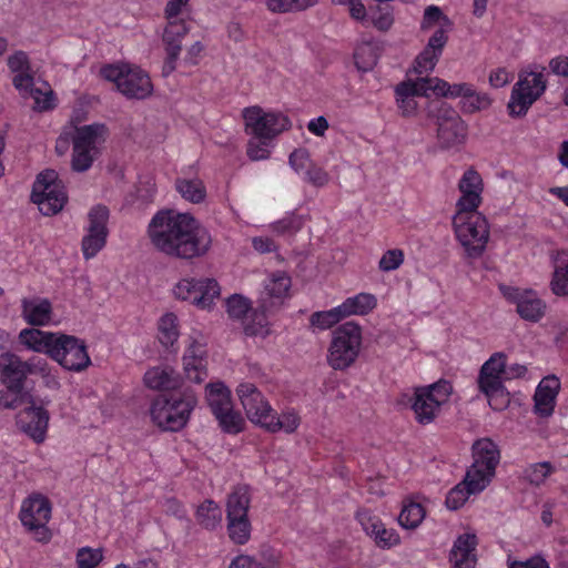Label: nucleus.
I'll use <instances>...</instances> for the list:
<instances>
[{"label":"nucleus","instance_id":"obj_1","mask_svg":"<svg viewBox=\"0 0 568 568\" xmlns=\"http://www.w3.org/2000/svg\"><path fill=\"white\" fill-rule=\"evenodd\" d=\"M151 243L168 256L192 260L204 256L212 245V236L192 215L173 210L160 211L148 229Z\"/></svg>","mask_w":568,"mask_h":568},{"label":"nucleus","instance_id":"obj_2","mask_svg":"<svg viewBox=\"0 0 568 568\" xmlns=\"http://www.w3.org/2000/svg\"><path fill=\"white\" fill-rule=\"evenodd\" d=\"M19 342L33 352L48 355L70 372H82L91 365L84 341L74 335L24 328L19 333Z\"/></svg>","mask_w":568,"mask_h":568},{"label":"nucleus","instance_id":"obj_3","mask_svg":"<svg viewBox=\"0 0 568 568\" xmlns=\"http://www.w3.org/2000/svg\"><path fill=\"white\" fill-rule=\"evenodd\" d=\"M196 404L197 398L191 389L162 393L152 402L151 418L163 430L179 432L187 424Z\"/></svg>","mask_w":568,"mask_h":568},{"label":"nucleus","instance_id":"obj_4","mask_svg":"<svg viewBox=\"0 0 568 568\" xmlns=\"http://www.w3.org/2000/svg\"><path fill=\"white\" fill-rule=\"evenodd\" d=\"M456 236L468 257L483 255L489 239V225L486 217L475 211L457 210L453 217Z\"/></svg>","mask_w":568,"mask_h":568},{"label":"nucleus","instance_id":"obj_5","mask_svg":"<svg viewBox=\"0 0 568 568\" xmlns=\"http://www.w3.org/2000/svg\"><path fill=\"white\" fill-rule=\"evenodd\" d=\"M362 345V328L353 322H345L333 332L327 362L333 369H346L358 357Z\"/></svg>","mask_w":568,"mask_h":568},{"label":"nucleus","instance_id":"obj_6","mask_svg":"<svg viewBox=\"0 0 568 568\" xmlns=\"http://www.w3.org/2000/svg\"><path fill=\"white\" fill-rule=\"evenodd\" d=\"M453 393V385L446 379L414 389L410 398L412 409L415 419L420 425L433 423L440 413L442 406L445 405Z\"/></svg>","mask_w":568,"mask_h":568},{"label":"nucleus","instance_id":"obj_7","mask_svg":"<svg viewBox=\"0 0 568 568\" xmlns=\"http://www.w3.org/2000/svg\"><path fill=\"white\" fill-rule=\"evenodd\" d=\"M226 312L231 320L239 321L242 324L246 336L261 335L265 337L268 335V321L266 316L268 304L266 301L258 303V306L253 308L247 297L241 294H233L226 300Z\"/></svg>","mask_w":568,"mask_h":568},{"label":"nucleus","instance_id":"obj_8","mask_svg":"<svg viewBox=\"0 0 568 568\" xmlns=\"http://www.w3.org/2000/svg\"><path fill=\"white\" fill-rule=\"evenodd\" d=\"M101 75L114 82L128 99L142 100L152 94L153 84L149 74L138 67L108 64L101 69Z\"/></svg>","mask_w":568,"mask_h":568},{"label":"nucleus","instance_id":"obj_9","mask_svg":"<svg viewBox=\"0 0 568 568\" xmlns=\"http://www.w3.org/2000/svg\"><path fill=\"white\" fill-rule=\"evenodd\" d=\"M51 510L50 500L40 494L31 495L22 503L19 518L38 542L48 544L52 538V532L47 526L51 518Z\"/></svg>","mask_w":568,"mask_h":568},{"label":"nucleus","instance_id":"obj_10","mask_svg":"<svg viewBox=\"0 0 568 568\" xmlns=\"http://www.w3.org/2000/svg\"><path fill=\"white\" fill-rule=\"evenodd\" d=\"M544 70L545 68H541V71H530L519 75V80L514 85L507 104L510 116H524L532 103L545 92L547 81Z\"/></svg>","mask_w":568,"mask_h":568},{"label":"nucleus","instance_id":"obj_11","mask_svg":"<svg viewBox=\"0 0 568 568\" xmlns=\"http://www.w3.org/2000/svg\"><path fill=\"white\" fill-rule=\"evenodd\" d=\"M206 402L223 432L237 434L243 429L244 419L233 409L231 392L223 383L206 386Z\"/></svg>","mask_w":568,"mask_h":568},{"label":"nucleus","instance_id":"obj_12","mask_svg":"<svg viewBox=\"0 0 568 568\" xmlns=\"http://www.w3.org/2000/svg\"><path fill=\"white\" fill-rule=\"evenodd\" d=\"M246 132L255 139L273 140L276 135L291 128V121L282 113L264 112L261 106L243 110Z\"/></svg>","mask_w":568,"mask_h":568},{"label":"nucleus","instance_id":"obj_13","mask_svg":"<svg viewBox=\"0 0 568 568\" xmlns=\"http://www.w3.org/2000/svg\"><path fill=\"white\" fill-rule=\"evenodd\" d=\"M176 298L187 301L202 310H211L221 288L214 278H183L173 288Z\"/></svg>","mask_w":568,"mask_h":568},{"label":"nucleus","instance_id":"obj_14","mask_svg":"<svg viewBox=\"0 0 568 568\" xmlns=\"http://www.w3.org/2000/svg\"><path fill=\"white\" fill-rule=\"evenodd\" d=\"M473 464L467 469L468 477H474L485 487L495 476L496 467L500 460L498 446L490 438H480L471 446Z\"/></svg>","mask_w":568,"mask_h":568},{"label":"nucleus","instance_id":"obj_15","mask_svg":"<svg viewBox=\"0 0 568 568\" xmlns=\"http://www.w3.org/2000/svg\"><path fill=\"white\" fill-rule=\"evenodd\" d=\"M109 215V209L102 204L94 205L89 211V225L81 241V251L84 260L89 261L95 257L106 245Z\"/></svg>","mask_w":568,"mask_h":568},{"label":"nucleus","instance_id":"obj_16","mask_svg":"<svg viewBox=\"0 0 568 568\" xmlns=\"http://www.w3.org/2000/svg\"><path fill=\"white\" fill-rule=\"evenodd\" d=\"M437 140L442 149H450L463 144L467 136V125L457 111L442 103L437 114Z\"/></svg>","mask_w":568,"mask_h":568},{"label":"nucleus","instance_id":"obj_17","mask_svg":"<svg viewBox=\"0 0 568 568\" xmlns=\"http://www.w3.org/2000/svg\"><path fill=\"white\" fill-rule=\"evenodd\" d=\"M503 296L516 305L517 314L525 321L539 322L546 313V303L532 290L500 285Z\"/></svg>","mask_w":568,"mask_h":568},{"label":"nucleus","instance_id":"obj_18","mask_svg":"<svg viewBox=\"0 0 568 568\" xmlns=\"http://www.w3.org/2000/svg\"><path fill=\"white\" fill-rule=\"evenodd\" d=\"M236 394L247 418L253 424L263 427L268 415H271L274 409L260 389L253 383H241L236 388Z\"/></svg>","mask_w":568,"mask_h":568},{"label":"nucleus","instance_id":"obj_19","mask_svg":"<svg viewBox=\"0 0 568 568\" xmlns=\"http://www.w3.org/2000/svg\"><path fill=\"white\" fill-rule=\"evenodd\" d=\"M30 403V406L17 415V426L36 443H42L49 424V413L43 405H48L50 400H42L41 406H36L32 399Z\"/></svg>","mask_w":568,"mask_h":568},{"label":"nucleus","instance_id":"obj_20","mask_svg":"<svg viewBox=\"0 0 568 568\" xmlns=\"http://www.w3.org/2000/svg\"><path fill=\"white\" fill-rule=\"evenodd\" d=\"M168 26L163 32L166 59L162 68V74L168 77L176 69V61L182 49V39L187 34L190 28L182 19H168Z\"/></svg>","mask_w":568,"mask_h":568},{"label":"nucleus","instance_id":"obj_21","mask_svg":"<svg viewBox=\"0 0 568 568\" xmlns=\"http://www.w3.org/2000/svg\"><path fill=\"white\" fill-rule=\"evenodd\" d=\"M27 365L17 354H0V381L7 389L16 395L22 394L28 378Z\"/></svg>","mask_w":568,"mask_h":568},{"label":"nucleus","instance_id":"obj_22","mask_svg":"<svg viewBox=\"0 0 568 568\" xmlns=\"http://www.w3.org/2000/svg\"><path fill=\"white\" fill-rule=\"evenodd\" d=\"M506 358L505 353L498 352L481 366L477 382L479 390L485 395L501 392Z\"/></svg>","mask_w":568,"mask_h":568},{"label":"nucleus","instance_id":"obj_23","mask_svg":"<svg viewBox=\"0 0 568 568\" xmlns=\"http://www.w3.org/2000/svg\"><path fill=\"white\" fill-rule=\"evenodd\" d=\"M462 196L457 201V210L475 211L481 202L483 180L479 173L474 169H468L463 174L458 183Z\"/></svg>","mask_w":568,"mask_h":568},{"label":"nucleus","instance_id":"obj_24","mask_svg":"<svg viewBox=\"0 0 568 568\" xmlns=\"http://www.w3.org/2000/svg\"><path fill=\"white\" fill-rule=\"evenodd\" d=\"M447 41L446 30L438 28L429 38L424 50L416 57L415 72L423 74L424 72L432 71L438 62Z\"/></svg>","mask_w":568,"mask_h":568},{"label":"nucleus","instance_id":"obj_25","mask_svg":"<svg viewBox=\"0 0 568 568\" xmlns=\"http://www.w3.org/2000/svg\"><path fill=\"white\" fill-rule=\"evenodd\" d=\"M478 545L475 534L460 535L454 542L449 554L452 568H476Z\"/></svg>","mask_w":568,"mask_h":568},{"label":"nucleus","instance_id":"obj_26","mask_svg":"<svg viewBox=\"0 0 568 568\" xmlns=\"http://www.w3.org/2000/svg\"><path fill=\"white\" fill-rule=\"evenodd\" d=\"M68 196L62 180L59 179L57 171L47 169L38 174L31 192V201L38 199H60Z\"/></svg>","mask_w":568,"mask_h":568},{"label":"nucleus","instance_id":"obj_27","mask_svg":"<svg viewBox=\"0 0 568 568\" xmlns=\"http://www.w3.org/2000/svg\"><path fill=\"white\" fill-rule=\"evenodd\" d=\"M426 81L407 80L398 83L395 88L396 103L403 116H412L416 113V97H425L426 91L423 85Z\"/></svg>","mask_w":568,"mask_h":568},{"label":"nucleus","instance_id":"obj_28","mask_svg":"<svg viewBox=\"0 0 568 568\" xmlns=\"http://www.w3.org/2000/svg\"><path fill=\"white\" fill-rule=\"evenodd\" d=\"M21 316L31 328L44 326L52 318V303L48 298L24 297L21 300Z\"/></svg>","mask_w":568,"mask_h":568},{"label":"nucleus","instance_id":"obj_29","mask_svg":"<svg viewBox=\"0 0 568 568\" xmlns=\"http://www.w3.org/2000/svg\"><path fill=\"white\" fill-rule=\"evenodd\" d=\"M559 389L560 382L555 375L547 376L539 383L534 396L535 410L537 414L542 417L552 414Z\"/></svg>","mask_w":568,"mask_h":568},{"label":"nucleus","instance_id":"obj_30","mask_svg":"<svg viewBox=\"0 0 568 568\" xmlns=\"http://www.w3.org/2000/svg\"><path fill=\"white\" fill-rule=\"evenodd\" d=\"M205 353L204 346L201 343L193 341L190 344L183 356L184 372L189 381L199 384L207 377L204 359Z\"/></svg>","mask_w":568,"mask_h":568},{"label":"nucleus","instance_id":"obj_31","mask_svg":"<svg viewBox=\"0 0 568 568\" xmlns=\"http://www.w3.org/2000/svg\"><path fill=\"white\" fill-rule=\"evenodd\" d=\"M486 487L466 473L464 480L452 488L446 496V506L450 510L459 509L470 495L483 491Z\"/></svg>","mask_w":568,"mask_h":568},{"label":"nucleus","instance_id":"obj_32","mask_svg":"<svg viewBox=\"0 0 568 568\" xmlns=\"http://www.w3.org/2000/svg\"><path fill=\"white\" fill-rule=\"evenodd\" d=\"M105 133L106 128L101 123L75 126L74 131L71 133L72 144L78 149L98 151L97 144L100 140H104L103 136Z\"/></svg>","mask_w":568,"mask_h":568},{"label":"nucleus","instance_id":"obj_33","mask_svg":"<svg viewBox=\"0 0 568 568\" xmlns=\"http://www.w3.org/2000/svg\"><path fill=\"white\" fill-rule=\"evenodd\" d=\"M144 383L152 389L176 390L181 379L171 367H153L144 374Z\"/></svg>","mask_w":568,"mask_h":568},{"label":"nucleus","instance_id":"obj_34","mask_svg":"<svg viewBox=\"0 0 568 568\" xmlns=\"http://www.w3.org/2000/svg\"><path fill=\"white\" fill-rule=\"evenodd\" d=\"M251 505L250 488L246 485H239L232 489L226 497V517H248Z\"/></svg>","mask_w":568,"mask_h":568},{"label":"nucleus","instance_id":"obj_35","mask_svg":"<svg viewBox=\"0 0 568 568\" xmlns=\"http://www.w3.org/2000/svg\"><path fill=\"white\" fill-rule=\"evenodd\" d=\"M12 82L18 90L30 93L40 110L52 108V91L43 94L39 89H34L33 77L29 74V71L18 72Z\"/></svg>","mask_w":568,"mask_h":568},{"label":"nucleus","instance_id":"obj_36","mask_svg":"<svg viewBox=\"0 0 568 568\" xmlns=\"http://www.w3.org/2000/svg\"><path fill=\"white\" fill-rule=\"evenodd\" d=\"M377 300L373 294L359 293L346 298L336 311L342 313L343 317L351 315H366L376 307Z\"/></svg>","mask_w":568,"mask_h":568},{"label":"nucleus","instance_id":"obj_37","mask_svg":"<svg viewBox=\"0 0 568 568\" xmlns=\"http://www.w3.org/2000/svg\"><path fill=\"white\" fill-rule=\"evenodd\" d=\"M291 286V278L283 274H274L272 278L265 284L263 292L261 293L260 303L266 301L268 304V311L276 304V301H281Z\"/></svg>","mask_w":568,"mask_h":568},{"label":"nucleus","instance_id":"obj_38","mask_svg":"<svg viewBox=\"0 0 568 568\" xmlns=\"http://www.w3.org/2000/svg\"><path fill=\"white\" fill-rule=\"evenodd\" d=\"M300 425V417L294 410L284 412L277 415L275 410L268 415L263 427L270 433L285 432L287 434L294 433Z\"/></svg>","mask_w":568,"mask_h":568},{"label":"nucleus","instance_id":"obj_39","mask_svg":"<svg viewBox=\"0 0 568 568\" xmlns=\"http://www.w3.org/2000/svg\"><path fill=\"white\" fill-rule=\"evenodd\" d=\"M196 523L206 530H214L221 525L222 511L220 506L212 499L204 500L196 509Z\"/></svg>","mask_w":568,"mask_h":568},{"label":"nucleus","instance_id":"obj_40","mask_svg":"<svg viewBox=\"0 0 568 568\" xmlns=\"http://www.w3.org/2000/svg\"><path fill=\"white\" fill-rule=\"evenodd\" d=\"M226 530L230 540L235 545H245L252 532L248 517H226Z\"/></svg>","mask_w":568,"mask_h":568},{"label":"nucleus","instance_id":"obj_41","mask_svg":"<svg viewBox=\"0 0 568 568\" xmlns=\"http://www.w3.org/2000/svg\"><path fill=\"white\" fill-rule=\"evenodd\" d=\"M175 187L184 200L195 204L203 202L206 196V189L199 179H178Z\"/></svg>","mask_w":568,"mask_h":568},{"label":"nucleus","instance_id":"obj_42","mask_svg":"<svg viewBox=\"0 0 568 568\" xmlns=\"http://www.w3.org/2000/svg\"><path fill=\"white\" fill-rule=\"evenodd\" d=\"M368 21L378 31L387 32L394 24V11L388 4H375L368 8Z\"/></svg>","mask_w":568,"mask_h":568},{"label":"nucleus","instance_id":"obj_43","mask_svg":"<svg viewBox=\"0 0 568 568\" xmlns=\"http://www.w3.org/2000/svg\"><path fill=\"white\" fill-rule=\"evenodd\" d=\"M425 517V509L418 503H409L404 505L399 516L398 523L402 527L406 529H415L417 528Z\"/></svg>","mask_w":568,"mask_h":568},{"label":"nucleus","instance_id":"obj_44","mask_svg":"<svg viewBox=\"0 0 568 568\" xmlns=\"http://www.w3.org/2000/svg\"><path fill=\"white\" fill-rule=\"evenodd\" d=\"M159 341L165 347L172 346L179 336L176 316L173 313L164 314L159 322Z\"/></svg>","mask_w":568,"mask_h":568},{"label":"nucleus","instance_id":"obj_45","mask_svg":"<svg viewBox=\"0 0 568 568\" xmlns=\"http://www.w3.org/2000/svg\"><path fill=\"white\" fill-rule=\"evenodd\" d=\"M316 3L317 0H266L267 9L275 13L304 11Z\"/></svg>","mask_w":568,"mask_h":568},{"label":"nucleus","instance_id":"obj_46","mask_svg":"<svg viewBox=\"0 0 568 568\" xmlns=\"http://www.w3.org/2000/svg\"><path fill=\"white\" fill-rule=\"evenodd\" d=\"M355 65L359 71H371L378 61L377 48L371 43H365L357 48L354 53Z\"/></svg>","mask_w":568,"mask_h":568},{"label":"nucleus","instance_id":"obj_47","mask_svg":"<svg viewBox=\"0 0 568 568\" xmlns=\"http://www.w3.org/2000/svg\"><path fill=\"white\" fill-rule=\"evenodd\" d=\"M551 290L558 296L568 295V258H558L551 280Z\"/></svg>","mask_w":568,"mask_h":568},{"label":"nucleus","instance_id":"obj_48","mask_svg":"<svg viewBox=\"0 0 568 568\" xmlns=\"http://www.w3.org/2000/svg\"><path fill=\"white\" fill-rule=\"evenodd\" d=\"M303 216L290 213L283 219L271 224V229L278 235H294L303 227Z\"/></svg>","mask_w":568,"mask_h":568},{"label":"nucleus","instance_id":"obj_49","mask_svg":"<svg viewBox=\"0 0 568 568\" xmlns=\"http://www.w3.org/2000/svg\"><path fill=\"white\" fill-rule=\"evenodd\" d=\"M436 24H439V28L445 29V27L452 26V21L443 13L439 7L428 6L424 11L420 29L423 31H427Z\"/></svg>","mask_w":568,"mask_h":568},{"label":"nucleus","instance_id":"obj_50","mask_svg":"<svg viewBox=\"0 0 568 568\" xmlns=\"http://www.w3.org/2000/svg\"><path fill=\"white\" fill-rule=\"evenodd\" d=\"M97 153L98 151L73 146L71 160L72 170L79 173L88 171L92 166Z\"/></svg>","mask_w":568,"mask_h":568},{"label":"nucleus","instance_id":"obj_51","mask_svg":"<svg viewBox=\"0 0 568 568\" xmlns=\"http://www.w3.org/2000/svg\"><path fill=\"white\" fill-rule=\"evenodd\" d=\"M342 318V313L336 311V307L324 311V312H315L311 315L310 322L312 326H315L320 329H327L338 323Z\"/></svg>","mask_w":568,"mask_h":568},{"label":"nucleus","instance_id":"obj_52","mask_svg":"<svg viewBox=\"0 0 568 568\" xmlns=\"http://www.w3.org/2000/svg\"><path fill=\"white\" fill-rule=\"evenodd\" d=\"M490 104V97L485 92H477L473 87L471 97H467L466 101H463V110L466 113H475L488 109Z\"/></svg>","mask_w":568,"mask_h":568},{"label":"nucleus","instance_id":"obj_53","mask_svg":"<svg viewBox=\"0 0 568 568\" xmlns=\"http://www.w3.org/2000/svg\"><path fill=\"white\" fill-rule=\"evenodd\" d=\"M102 559L103 555L100 549L83 547L77 552V564L79 568H95Z\"/></svg>","mask_w":568,"mask_h":568},{"label":"nucleus","instance_id":"obj_54","mask_svg":"<svg viewBox=\"0 0 568 568\" xmlns=\"http://www.w3.org/2000/svg\"><path fill=\"white\" fill-rule=\"evenodd\" d=\"M552 471V466L548 462L544 463H537L531 466H529L525 470V478L536 486L542 484L545 479L550 475Z\"/></svg>","mask_w":568,"mask_h":568},{"label":"nucleus","instance_id":"obj_55","mask_svg":"<svg viewBox=\"0 0 568 568\" xmlns=\"http://www.w3.org/2000/svg\"><path fill=\"white\" fill-rule=\"evenodd\" d=\"M271 140L251 139L247 143L246 154L252 161L265 160L270 156L267 149Z\"/></svg>","mask_w":568,"mask_h":568},{"label":"nucleus","instance_id":"obj_56","mask_svg":"<svg viewBox=\"0 0 568 568\" xmlns=\"http://www.w3.org/2000/svg\"><path fill=\"white\" fill-rule=\"evenodd\" d=\"M32 202L38 205L39 211L43 215L51 216L63 210L68 202V196H61L60 199H38Z\"/></svg>","mask_w":568,"mask_h":568},{"label":"nucleus","instance_id":"obj_57","mask_svg":"<svg viewBox=\"0 0 568 568\" xmlns=\"http://www.w3.org/2000/svg\"><path fill=\"white\" fill-rule=\"evenodd\" d=\"M356 517L368 536L373 537L374 534H378L383 523L377 516L373 515L369 510L363 509L357 511Z\"/></svg>","mask_w":568,"mask_h":568},{"label":"nucleus","instance_id":"obj_58","mask_svg":"<svg viewBox=\"0 0 568 568\" xmlns=\"http://www.w3.org/2000/svg\"><path fill=\"white\" fill-rule=\"evenodd\" d=\"M404 262V253L399 248L388 250L379 260V268L389 272L398 268Z\"/></svg>","mask_w":568,"mask_h":568},{"label":"nucleus","instance_id":"obj_59","mask_svg":"<svg viewBox=\"0 0 568 568\" xmlns=\"http://www.w3.org/2000/svg\"><path fill=\"white\" fill-rule=\"evenodd\" d=\"M376 545L381 548L388 549L399 544V536L394 529H386L384 525L378 529V534L373 537Z\"/></svg>","mask_w":568,"mask_h":568},{"label":"nucleus","instance_id":"obj_60","mask_svg":"<svg viewBox=\"0 0 568 568\" xmlns=\"http://www.w3.org/2000/svg\"><path fill=\"white\" fill-rule=\"evenodd\" d=\"M419 81L427 82L423 85V89L426 91L425 97H429V92H433L438 97L448 98L450 84L447 81L439 78H419Z\"/></svg>","mask_w":568,"mask_h":568},{"label":"nucleus","instance_id":"obj_61","mask_svg":"<svg viewBox=\"0 0 568 568\" xmlns=\"http://www.w3.org/2000/svg\"><path fill=\"white\" fill-rule=\"evenodd\" d=\"M305 180L312 185L321 187L328 183L329 175L324 169L310 164L305 172Z\"/></svg>","mask_w":568,"mask_h":568},{"label":"nucleus","instance_id":"obj_62","mask_svg":"<svg viewBox=\"0 0 568 568\" xmlns=\"http://www.w3.org/2000/svg\"><path fill=\"white\" fill-rule=\"evenodd\" d=\"M8 67L12 72L29 71V58L26 52L17 51L8 58Z\"/></svg>","mask_w":568,"mask_h":568},{"label":"nucleus","instance_id":"obj_63","mask_svg":"<svg viewBox=\"0 0 568 568\" xmlns=\"http://www.w3.org/2000/svg\"><path fill=\"white\" fill-rule=\"evenodd\" d=\"M508 568H550L549 564L541 556H532L526 560H514L508 564Z\"/></svg>","mask_w":568,"mask_h":568},{"label":"nucleus","instance_id":"obj_64","mask_svg":"<svg viewBox=\"0 0 568 568\" xmlns=\"http://www.w3.org/2000/svg\"><path fill=\"white\" fill-rule=\"evenodd\" d=\"M308 152L305 149H296L294 150L288 158V163L296 172L300 170L307 168L308 162Z\"/></svg>","mask_w":568,"mask_h":568}]
</instances>
